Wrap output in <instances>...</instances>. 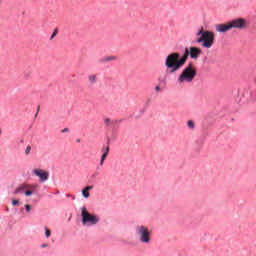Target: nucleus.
I'll return each instance as SVG.
<instances>
[{
    "instance_id": "11",
    "label": "nucleus",
    "mask_w": 256,
    "mask_h": 256,
    "mask_svg": "<svg viewBox=\"0 0 256 256\" xmlns=\"http://www.w3.org/2000/svg\"><path fill=\"white\" fill-rule=\"evenodd\" d=\"M27 189H29V185H27V184H22V185H20L18 188H16V190H15L14 193H15V195H17V194H19V193L23 194V193L26 192Z\"/></svg>"
},
{
    "instance_id": "14",
    "label": "nucleus",
    "mask_w": 256,
    "mask_h": 256,
    "mask_svg": "<svg viewBox=\"0 0 256 256\" xmlns=\"http://www.w3.org/2000/svg\"><path fill=\"white\" fill-rule=\"evenodd\" d=\"M188 128L191 129L192 131L195 129V122L193 120H189L187 122Z\"/></svg>"
},
{
    "instance_id": "16",
    "label": "nucleus",
    "mask_w": 256,
    "mask_h": 256,
    "mask_svg": "<svg viewBox=\"0 0 256 256\" xmlns=\"http://www.w3.org/2000/svg\"><path fill=\"white\" fill-rule=\"evenodd\" d=\"M105 62L117 61V56H108L104 59Z\"/></svg>"
},
{
    "instance_id": "6",
    "label": "nucleus",
    "mask_w": 256,
    "mask_h": 256,
    "mask_svg": "<svg viewBox=\"0 0 256 256\" xmlns=\"http://www.w3.org/2000/svg\"><path fill=\"white\" fill-rule=\"evenodd\" d=\"M229 23H230L231 29H239V30L247 29L249 25V21H247V19L245 18H237L232 21H229Z\"/></svg>"
},
{
    "instance_id": "25",
    "label": "nucleus",
    "mask_w": 256,
    "mask_h": 256,
    "mask_svg": "<svg viewBox=\"0 0 256 256\" xmlns=\"http://www.w3.org/2000/svg\"><path fill=\"white\" fill-rule=\"evenodd\" d=\"M155 91H157V92L159 93V91H161V87L156 86V87H155Z\"/></svg>"
},
{
    "instance_id": "19",
    "label": "nucleus",
    "mask_w": 256,
    "mask_h": 256,
    "mask_svg": "<svg viewBox=\"0 0 256 256\" xmlns=\"http://www.w3.org/2000/svg\"><path fill=\"white\" fill-rule=\"evenodd\" d=\"M57 33H58V31H57V29H55L50 37V41H53V39H55V37H57Z\"/></svg>"
},
{
    "instance_id": "9",
    "label": "nucleus",
    "mask_w": 256,
    "mask_h": 256,
    "mask_svg": "<svg viewBox=\"0 0 256 256\" xmlns=\"http://www.w3.org/2000/svg\"><path fill=\"white\" fill-rule=\"evenodd\" d=\"M189 55L192 59H199V56L201 55L202 51L201 48H197L195 46L188 48Z\"/></svg>"
},
{
    "instance_id": "12",
    "label": "nucleus",
    "mask_w": 256,
    "mask_h": 256,
    "mask_svg": "<svg viewBox=\"0 0 256 256\" xmlns=\"http://www.w3.org/2000/svg\"><path fill=\"white\" fill-rule=\"evenodd\" d=\"M93 189V186H86L83 190H82V195L85 199H89V197H91V194L89 193L91 190Z\"/></svg>"
},
{
    "instance_id": "21",
    "label": "nucleus",
    "mask_w": 256,
    "mask_h": 256,
    "mask_svg": "<svg viewBox=\"0 0 256 256\" xmlns=\"http://www.w3.org/2000/svg\"><path fill=\"white\" fill-rule=\"evenodd\" d=\"M31 153V146H27L25 150V155H29Z\"/></svg>"
},
{
    "instance_id": "30",
    "label": "nucleus",
    "mask_w": 256,
    "mask_h": 256,
    "mask_svg": "<svg viewBox=\"0 0 256 256\" xmlns=\"http://www.w3.org/2000/svg\"><path fill=\"white\" fill-rule=\"evenodd\" d=\"M0 135H1V130H0Z\"/></svg>"
},
{
    "instance_id": "8",
    "label": "nucleus",
    "mask_w": 256,
    "mask_h": 256,
    "mask_svg": "<svg viewBox=\"0 0 256 256\" xmlns=\"http://www.w3.org/2000/svg\"><path fill=\"white\" fill-rule=\"evenodd\" d=\"M215 29L217 33H227V31H231V23L227 22L225 24H216Z\"/></svg>"
},
{
    "instance_id": "7",
    "label": "nucleus",
    "mask_w": 256,
    "mask_h": 256,
    "mask_svg": "<svg viewBox=\"0 0 256 256\" xmlns=\"http://www.w3.org/2000/svg\"><path fill=\"white\" fill-rule=\"evenodd\" d=\"M33 173L36 175V177H39L41 183H45V181L49 180V172L48 171L38 168V169L33 170Z\"/></svg>"
},
{
    "instance_id": "5",
    "label": "nucleus",
    "mask_w": 256,
    "mask_h": 256,
    "mask_svg": "<svg viewBox=\"0 0 256 256\" xmlns=\"http://www.w3.org/2000/svg\"><path fill=\"white\" fill-rule=\"evenodd\" d=\"M136 235L140 241V243H143L144 245H149L151 243V235L152 232L149 229V227L145 225H139L136 227Z\"/></svg>"
},
{
    "instance_id": "23",
    "label": "nucleus",
    "mask_w": 256,
    "mask_h": 256,
    "mask_svg": "<svg viewBox=\"0 0 256 256\" xmlns=\"http://www.w3.org/2000/svg\"><path fill=\"white\" fill-rule=\"evenodd\" d=\"M25 79H29L31 77V72H28L24 75Z\"/></svg>"
},
{
    "instance_id": "24",
    "label": "nucleus",
    "mask_w": 256,
    "mask_h": 256,
    "mask_svg": "<svg viewBox=\"0 0 256 256\" xmlns=\"http://www.w3.org/2000/svg\"><path fill=\"white\" fill-rule=\"evenodd\" d=\"M12 205H13V206L19 205V200H12Z\"/></svg>"
},
{
    "instance_id": "4",
    "label": "nucleus",
    "mask_w": 256,
    "mask_h": 256,
    "mask_svg": "<svg viewBox=\"0 0 256 256\" xmlns=\"http://www.w3.org/2000/svg\"><path fill=\"white\" fill-rule=\"evenodd\" d=\"M81 217H82V225L84 227H93L101 221V218L95 214L89 213V210H87V207L81 208Z\"/></svg>"
},
{
    "instance_id": "1",
    "label": "nucleus",
    "mask_w": 256,
    "mask_h": 256,
    "mask_svg": "<svg viewBox=\"0 0 256 256\" xmlns=\"http://www.w3.org/2000/svg\"><path fill=\"white\" fill-rule=\"evenodd\" d=\"M187 59H189V48H185L184 54L181 57V54L177 52L170 53L165 60V67L167 69V72L170 75H173V73H177L181 67L187 63Z\"/></svg>"
},
{
    "instance_id": "26",
    "label": "nucleus",
    "mask_w": 256,
    "mask_h": 256,
    "mask_svg": "<svg viewBox=\"0 0 256 256\" xmlns=\"http://www.w3.org/2000/svg\"><path fill=\"white\" fill-rule=\"evenodd\" d=\"M41 247L42 249H45V247H49V244H42Z\"/></svg>"
},
{
    "instance_id": "28",
    "label": "nucleus",
    "mask_w": 256,
    "mask_h": 256,
    "mask_svg": "<svg viewBox=\"0 0 256 256\" xmlns=\"http://www.w3.org/2000/svg\"><path fill=\"white\" fill-rule=\"evenodd\" d=\"M3 4V1L2 0H0V9H1V5Z\"/></svg>"
},
{
    "instance_id": "20",
    "label": "nucleus",
    "mask_w": 256,
    "mask_h": 256,
    "mask_svg": "<svg viewBox=\"0 0 256 256\" xmlns=\"http://www.w3.org/2000/svg\"><path fill=\"white\" fill-rule=\"evenodd\" d=\"M26 197H31V195L33 194V191H30L29 189L26 190V192H24Z\"/></svg>"
},
{
    "instance_id": "22",
    "label": "nucleus",
    "mask_w": 256,
    "mask_h": 256,
    "mask_svg": "<svg viewBox=\"0 0 256 256\" xmlns=\"http://www.w3.org/2000/svg\"><path fill=\"white\" fill-rule=\"evenodd\" d=\"M25 209H26V212H27V213H30V212H31V205L26 204V205H25Z\"/></svg>"
},
{
    "instance_id": "15",
    "label": "nucleus",
    "mask_w": 256,
    "mask_h": 256,
    "mask_svg": "<svg viewBox=\"0 0 256 256\" xmlns=\"http://www.w3.org/2000/svg\"><path fill=\"white\" fill-rule=\"evenodd\" d=\"M28 190L32 191V193H37V184L28 185Z\"/></svg>"
},
{
    "instance_id": "29",
    "label": "nucleus",
    "mask_w": 256,
    "mask_h": 256,
    "mask_svg": "<svg viewBox=\"0 0 256 256\" xmlns=\"http://www.w3.org/2000/svg\"><path fill=\"white\" fill-rule=\"evenodd\" d=\"M77 143H81V139H78V140H77Z\"/></svg>"
},
{
    "instance_id": "2",
    "label": "nucleus",
    "mask_w": 256,
    "mask_h": 256,
    "mask_svg": "<svg viewBox=\"0 0 256 256\" xmlns=\"http://www.w3.org/2000/svg\"><path fill=\"white\" fill-rule=\"evenodd\" d=\"M196 43L201 45L203 49H211L213 45H215V33L213 31L205 30L203 27H201L196 32Z\"/></svg>"
},
{
    "instance_id": "18",
    "label": "nucleus",
    "mask_w": 256,
    "mask_h": 256,
    "mask_svg": "<svg viewBox=\"0 0 256 256\" xmlns=\"http://www.w3.org/2000/svg\"><path fill=\"white\" fill-rule=\"evenodd\" d=\"M45 235H46L47 239H49L51 237V230L48 228H45Z\"/></svg>"
},
{
    "instance_id": "10",
    "label": "nucleus",
    "mask_w": 256,
    "mask_h": 256,
    "mask_svg": "<svg viewBox=\"0 0 256 256\" xmlns=\"http://www.w3.org/2000/svg\"><path fill=\"white\" fill-rule=\"evenodd\" d=\"M102 152V156L100 159V167H103L104 163H105V159H107V157L109 156V145H107L106 147H102L101 149Z\"/></svg>"
},
{
    "instance_id": "17",
    "label": "nucleus",
    "mask_w": 256,
    "mask_h": 256,
    "mask_svg": "<svg viewBox=\"0 0 256 256\" xmlns=\"http://www.w3.org/2000/svg\"><path fill=\"white\" fill-rule=\"evenodd\" d=\"M104 123H105L106 127H109V125H110L111 123H115V121H111V119L106 118V119L104 120Z\"/></svg>"
},
{
    "instance_id": "27",
    "label": "nucleus",
    "mask_w": 256,
    "mask_h": 256,
    "mask_svg": "<svg viewBox=\"0 0 256 256\" xmlns=\"http://www.w3.org/2000/svg\"><path fill=\"white\" fill-rule=\"evenodd\" d=\"M67 131H69V128H65L62 130V133H67Z\"/></svg>"
},
{
    "instance_id": "13",
    "label": "nucleus",
    "mask_w": 256,
    "mask_h": 256,
    "mask_svg": "<svg viewBox=\"0 0 256 256\" xmlns=\"http://www.w3.org/2000/svg\"><path fill=\"white\" fill-rule=\"evenodd\" d=\"M88 81L89 83H91V85H95V83H97V75L96 74L89 75Z\"/></svg>"
},
{
    "instance_id": "3",
    "label": "nucleus",
    "mask_w": 256,
    "mask_h": 256,
    "mask_svg": "<svg viewBox=\"0 0 256 256\" xmlns=\"http://www.w3.org/2000/svg\"><path fill=\"white\" fill-rule=\"evenodd\" d=\"M197 77V68L194 63H188V65L182 70L178 77V83H193Z\"/></svg>"
}]
</instances>
